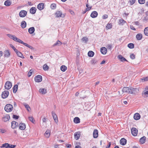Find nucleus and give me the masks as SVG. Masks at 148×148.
<instances>
[{
	"label": "nucleus",
	"instance_id": "obj_20",
	"mask_svg": "<svg viewBox=\"0 0 148 148\" xmlns=\"http://www.w3.org/2000/svg\"><path fill=\"white\" fill-rule=\"evenodd\" d=\"M127 143V140L124 138H122L120 141V143L121 145H124Z\"/></svg>",
	"mask_w": 148,
	"mask_h": 148
},
{
	"label": "nucleus",
	"instance_id": "obj_62",
	"mask_svg": "<svg viewBox=\"0 0 148 148\" xmlns=\"http://www.w3.org/2000/svg\"><path fill=\"white\" fill-rule=\"evenodd\" d=\"M111 145V143L110 142L109 143L108 145L106 147V148H109L110 146Z\"/></svg>",
	"mask_w": 148,
	"mask_h": 148
},
{
	"label": "nucleus",
	"instance_id": "obj_26",
	"mask_svg": "<svg viewBox=\"0 0 148 148\" xmlns=\"http://www.w3.org/2000/svg\"><path fill=\"white\" fill-rule=\"evenodd\" d=\"M125 23H126V21L122 18L120 19L119 20L118 23L119 25H123Z\"/></svg>",
	"mask_w": 148,
	"mask_h": 148
},
{
	"label": "nucleus",
	"instance_id": "obj_53",
	"mask_svg": "<svg viewBox=\"0 0 148 148\" xmlns=\"http://www.w3.org/2000/svg\"><path fill=\"white\" fill-rule=\"evenodd\" d=\"M10 46L14 50V51L15 52L17 50L16 49V48L14 47V46L10 44Z\"/></svg>",
	"mask_w": 148,
	"mask_h": 148
},
{
	"label": "nucleus",
	"instance_id": "obj_45",
	"mask_svg": "<svg viewBox=\"0 0 148 148\" xmlns=\"http://www.w3.org/2000/svg\"><path fill=\"white\" fill-rule=\"evenodd\" d=\"M50 7L52 10L55 9L56 7V4L55 3L52 4L51 5Z\"/></svg>",
	"mask_w": 148,
	"mask_h": 148
},
{
	"label": "nucleus",
	"instance_id": "obj_64",
	"mask_svg": "<svg viewBox=\"0 0 148 148\" xmlns=\"http://www.w3.org/2000/svg\"><path fill=\"white\" fill-rule=\"evenodd\" d=\"M59 145H54L55 148H59Z\"/></svg>",
	"mask_w": 148,
	"mask_h": 148
},
{
	"label": "nucleus",
	"instance_id": "obj_50",
	"mask_svg": "<svg viewBox=\"0 0 148 148\" xmlns=\"http://www.w3.org/2000/svg\"><path fill=\"white\" fill-rule=\"evenodd\" d=\"M88 39L86 37H84L82 38V40L83 42H86L88 41Z\"/></svg>",
	"mask_w": 148,
	"mask_h": 148
},
{
	"label": "nucleus",
	"instance_id": "obj_18",
	"mask_svg": "<svg viewBox=\"0 0 148 148\" xmlns=\"http://www.w3.org/2000/svg\"><path fill=\"white\" fill-rule=\"evenodd\" d=\"M50 130H47L44 134V136L46 138H48L50 136Z\"/></svg>",
	"mask_w": 148,
	"mask_h": 148
},
{
	"label": "nucleus",
	"instance_id": "obj_46",
	"mask_svg": "<svg viewBox=\"0 0 148 148\" xmlns=\"http://www.w3.org/2000/svg\"><path fill=\"white\" fill-rule=\"evenodd\" d=\"M112 27V25L111 23H108L106 26V28L107 29H109L111 28Z\"/></svg>",
	"mask_w": 148,
	"mask_h": 148
},
{
	"label": "nucleus",
	"instance_id": "obj_15",
	"mask_svg": "<svg viewBox=\"0 0 148 148\" xmlns=\"http://www.w3.org/2000/svg\"><path fill=\"white\" fill-rule=\"evenodd\" d=\"M18 123L15 121H13L12 122L11 127L12 129H14L17 127Z\"/></svg>",
	"mask_w": 148,
	"mask_h": 148
},
{
	"label": "nucleus",
	"instance_id": "obj_19",
	"mask_svg": "<svg viewBox=\"0 0 148 148\" xmlns=\"http://www.w3.org/2000/svg\"><path fill=\"white\" fill-rule=\"evenodd\" d=\"M26 128V126L25 124L20 123L19 125V128L21 130H24Z\"/></svg>",
	"mask_w": 148,
	"mask_h": 148
},
{
	"label": "nucleus",
	"instance_id": "obj_32",
	"mask_svg": "<svg viewBox=\"0 0 148 148\" xmlns=\"http://www.w3.org/2000/svg\"><path fill=\"white\" fill-rule=\"evenodd\" d=\"M11 4V2L10 0H7L4 2V5L6 6H9Z\"/></svg>",
	"mask_w": 148,
	"mask_h": 148
},
{
	"label": "nucleus",
	"instance_id": "obj_8",
	"mask_svg": "<svg viewBox=\"0 0 148 148\" xmlns=\"http://www.w3.org/2000/svg\"><path fill=\"white\" fill-rule=\"evenodd\" d=\"M55 15L57 17H59L61 16L64 17L65 16V14H62V12L60 11H57L55 13Z\"/></svg>",
	"mask_w": 148,
	"mask_h": 148
},
{
	"label": "nucleus",
	"instance_id": "obj_39",
	"mask_svg": "<svg viewBox=\"0 0 148 148\" xmlns=\"http://www.w3.org/2000/svg\"><path fill=\"white\" fill-rule=\"evenodd\" d=\"M18 85H15L13 88V92L14 93H16L18 89Z\"/></svg>",
	"mask_w": 148,
	"mask_h": 148
},
{
	"label": "nucleus",
	"instance_id": "obj_28",
	"mask_svg": "<svg viewBox=\"0 0 148 148\" xmlns=\"http://www.w3.org/2000/svg\"><path fill=\"white\" fill-rule=\"evenodd\" d=\"M73 121L75 123H79L80 122V119L77 117H75Z\"/></svg>",
	"mask_w": 148,
	"mask_h": 148
},
{
	"label": "nucleus",
	"instance_id": "obj_4",
	"mask_svg": "<svg viewBox=\"0 0 148 148\" xmlns=\"http://www.w3.org/2000/svg\"><path fill=\"white\" fill-rule=\"evenodd\" d=\"M12 86V83L10 81L6 82L5 85V89L8 90L11 88Z\"/></svg>",
	"mask_w": 148,
	"mask_h": 148
},
{
	"label": "nucleus",
	"instance_id": "obj_35",
	"mask_svg": "<svg viewBox=\"0 0 148 148\" xmlns=\"http://www.w3.org/2000/svg\"><path fill=\"white\" fill-rule=\"evenodd\" d=\"M61 70L63 72L65 71L67 69V67L65 65H62L60 67Z\"/></svg>",
	"mask_w": 148,
	"mask_h": 148
},
{
	"label": "nucleus",
	"instance_id": "obj_42",
	"mask_svg": "<svg viewBox=\"0 0 148 148\" xmlns=\"http://www.w3.org/2000/svg\"><path fill=\"white\" fill-rule=\"evenodd\" d=\"M29 120L33 123H35V120L34 119L32 116H30L28 117Z\"/></svg>",
	"mask_w": 148,
	"mask_h": 148
},
{
	"label": "nucleus",
	"instance_id": "obj_22",
	"mask_svg": "<svg viewBox=\"0 0 148 148\" xmlns=\"http://www.w3.org/2000/svg\"><path fill=\"white\" fill-rule=\"evenodd\" d=\"M98 15V13L96 11H94L92 12L90 15V16L92 18H95Z\"/></svg>",
	"mask_w": 148,
	"mask_h": 148
},
{
	"label": "nucleus",
	"instance_id": "obj_2",
	"mask_svg": "<svg viewBox=\"0 0 148 148\" xmlns=\"http://www.w3.org/2000/svg\"><path fill=\"white\" fill-rule=\"evenodd\" d=\"M134 89H135L133 88H130L128 87H125L123 88L122 92H123L132 94L133 93V91Z\"/></svg>",
	"mask_w": 148,
	"mask_h": 148
},
{
	"label": "nucleus",
	"instance_id": "obj_55",
	"mask_svg": "<svg viewBox=\"0 0 148 148\" xmlns=\"http://www.w3.org/2000/svg\"><path fill=\"white\" fill-rule=\"evenodd\" d=\"M108 16L107 14H104L102 16V18L103 19H105L107 18H108Z\"/></svg>",
	"mask_w": 148,
	"mask_h": 148
},
{
	"label": "nucleus",
	"instance_id": "obj_24",
	"mask_svg": "<svg viewBox=\"0 0 148 148\" xmlns=\"http://www.w3.org/2000/svg\"><path fill=\"white\" fill-rule=\"evenodd\" d=\"M36 8L34 7L31 8L29 10L30 13L32 14H34L36 13Z\"/></svg>",
	"mask_w": 148,
	"mask_h": 148
},
{
	"label": "nucleus",
	"instance_id": "obj_11",
	"mask_svg": "<svg viewBox=\"0 0 148 148\" xmlns=\"http://www.w3.org/2000/svg\"><path fill=\"white\" fill-rule=\"evenodd\" d=\"M10 56V53L9 50H6L4 51V58H8Z\"/></svg>",
	"mask_w": 148,
	"mask_h": 148
},
{
	"label": "nucleus",
	"instance_id": "obj_12",
	"mask_svg": "<svg viewBox=\"0 0 148 148\" xmlns=\"http://www.w3.org/2000/svg\"><path fill=\"white\" fill-rule=\"evenodd\" d=\"M81 132H75L74 134V138L76 140H77L79 138Z\"/></svg>",
	"mask_w": 148,
	"mask_h": 148
},
{
	"label": "nucleus",
	"instance_id": "obj_49",
	"mask_svg": "<svg viewBox=\"0 0 148 148\" xmlns=\"http://www.w3.org/2000/svg\"><path fill=\"white\" fill-rule=\"evenodd\" d=\"M138 2L140 4H143L145 2V0H138Z\"/></svg>",
	"mask_w": 148,
	"mask_h": 148
},
{
	"label": "nucleus",
	"instance_id": "obj_27",
	"mask_svg": "<svg viewBox=\"0 0 148 148\" xmlns=\"http://www.w3.org/2000/svg\"><path fill=\"white\" fill-rule=\"evenodd\" d=\"M39 92L42 94H45L47 92L46 89L44 88H41L39 90Z\"/></svg>",
	"mask_w": 148,
	"mask_h": 148
},
{
	"label": "nucleus",
	"instance_id": "obj_13",
	"mask_svg": "<svg viewBox=\"0 0 148 148\" xmlns=\"http://www.w3.org/2000/svg\"><path fill=\"white\" fill-rule=\"evenodd\" d=\"M45 7L44 4L43 3H40L38 4L37 6L38 9L40 10H42Z\"/></svg>",
	"mask_w": 148,
	"mask_h": 148
},
{
	"label": "nucleus",
	"instance_id": "obj_60",
	"mask_svg": "<svg viewBox=\"0 0 148 148\" xmlns=\"http://www.w3.org/2000/svg\"><path fill=\"white\" fill-rule=\"evenodd\" d=\"M13 117L14 119H18L19 117V116H18L14 114L13 115Z\"/></svg>",
	"mask_w": 148,
	"mask_h": 148
},
{
	"label": "nucleus",
	"instance_id": "obj_57",
	"mask_svg": "<svg viewBox=\"0 0 148 148\" xmlns=\"http://www.w3.org/2000/svg\"><path fill=\"white\" fill-rule=\"evenodd\" d=\"M0 132L1 133H3L6 132V130L4 129H0Z\"/></svg>",
	"mask_w": 148,
	"mask_h": 148
},
{
	"label": "nucleus",
	"instance_id": "obj_47",
	"mask_svg": "<svg viewBox=\"0 0 148 148\" xmlns=\"http://www.w3.org/2000/svg\"><path fill=\"white\" fill-rule=\"evenodd\" d=\"M91 8H92V6H90V7H89V8H86V9L84 11H83V12H82L83 14H84L85 13H86V12L87 11L90 10L91 9Z\"/></svg>",
	"mask_w": 148,
	"mask_h": 148
},
{
	"label": "nucleus",
	"instance_id": "obj_56",
	"mask_svg": "<svg viewBox=\"0 0 148 148\" xmlns=\"http://www.w3.org/2000/svg\"><path fill=\"white\" fill-rule=\"evenodd\" d=\"M96 61L95 60H92L91 61L90 63L92 64H94L96 63Z\"/></svg>",
	"mask_w": 148,
	"mask_h": 148
},
{
	"label": "nucleus",
	"instance_id": "obj_38",
	"mask_svg": "<svg viewBox=\"0 0 148 148\" xmlns=\"http://www.w3.org/2000/svg\"><path fill=\"white\" fill-rule=\"evenodd\" d=\"M144 32L145 35L148 36V27H146L145 28Z\"/></svg>",
	"mask_w": 148,
	"mask_h": 148
},
{
	"label": "nucleus",
	"instance_id": "obj_34",
	"mask_svg": "<svg viewBox=\"0 0 148 148\" xmlns=\"http://www.w3.org/2000/svg\"><path fill=\"white\" fill-rule=\"evenodd\" d=\"M21 26L23 28H25L26 26V23L25 21H23L21 23Z\"/></svg>",
	"mask_w": 148,
	"mask_h": 148
},
{
	"label": "nucleus",
	"instance_id": "obj_25",
	"mask_svg": "<svg viewBox=\"0 0 148 148\" xmlns=\"http://www.w3.org/2000/svg\"><path fill=\"white\" fill-rule=\"evenodd\" d=\"M146 140V137L145 136H143L140 139V142L142 144L144 143Z\"/></svg>",
	"mask_w": 148,
	"mask_h": 148
},
{
	"label": "nucleus",
	"instance_id": "obj_40",
	"mask_svg": "<svg viewBox=\"0 0 148 148\" xmlns=\"http://www.w3.org/2000/svg\"><path fill=\"white\" fill-rule=\"evenodd\" d=\"M24 105L27 111L28 112H29L31 110V109L29 105L26 103L24 104Z\"/></svg>",
	"mask_w": 148,
	"mask_h": 148
},
{
	"label": "nucleus",
	"instance_id": "obj_16",
	"mask_svg": "<svg viewBox=\"0 0 148 148\" xmlns=\"http://www.w3.org/2000/svg\"><path fill=\"white\" fill-rule=\"evenodd\" d=\"M133 117L135 120H137L140 119V116L138 113H136L134 114Z\"/></svg>",
	"mask_w": 148,
	"mask_h": 148
},
{
	"label": "nucleus",
	"instance_id": "obj_7",
	"mask_svg": "<svg viewBox=\"0 0 148 148\" xmlns=\"http://www.w3.org/2000/svg\"><path fill=\"white\" fill-rule=\"evenodd\" d=\"M131 132L132 134L134 136H136L138 134V131L136 128L133 127L131 130Z\"/></svg>",
	"mask_w": 148,
	"mask_h": 148
},
{
	"label": "nucleus",
	"instance_id": "obj_21",
	"mask_svg": "<svg viewBox=\"0 0 148 148\" xmlns=\"http://www.w3.org/2000/svg\"><path fill=\"white\" fill-rule=\"evenodd\" d=\"M100 50L101 53L103 54H106L107 52V49L105 47H102L101 48Z\"/></svg>",
	"mask_w": 148,
	"mask_h": 148
},
{
	"label": "nucleus",
	"instance_id": "obj_10",
	"mask_svg": "<svg viewBox=\"0 0 148 148\" xmlns=\"http://www.w3.org/2000/svg\"><path fill=\"white\" fill-rule=\"evenodd\" d=\"M9 92L8 91L5 90L2 92L1 95L3 99L6 98L9 95Z\"/></svg>",
	"mask_w": 148,
	"mask_h": 148
},
{
	"label": "nucleus",
	"instance_id": "obj_44",
	"mask_svg": "<svg viewBox=\"0 0 148 148\" xmlns=\"http://www.w3.org/2000/svg\"><path fill=\"white\" fill-rule=\"evenodd\" d=\"M140 79L143 82L147 81H148V76L142 78H141Z\"/></svg>",
	"mask_w": 148,
	"mask_h": 148
},
{
	"label": "nucleus",
	"instance_id": "obj_1",
	"mask_svg": "<svg viewBox=\"0 0 148 148\" xmlns=\"http://www.w3.org/2000/svg\"><path fill=\"white\" fill-rule=\"evenodd\" d=\"M7 35L10 38L13 40L14 41H16L17 42H18L19 43H20L21 44H23L25 46L28 47V48L31 49H32V47L31 46L28 45V44L26 43H24L19 38H17L15 36L12 35L10 34H7Z\"/></svg>",
	"mask_w": 148,
	"mask_h": 148
},
{
	"label": "nucleus",
	"instance_id": "obj_29",
	"mask_svg": "<svg viewBox=\"0 0 148 148\" xmlns=\"http://www.w3.org/2000/svg\"><path fill=\"white\" fill-rule=\"evenodd\" d=\"M35 28L34 27H32L28 29L29 33L30 34H33L35 31Z\"/></svg>",
	"mask_w": 148,
	"mask_h": 148
},
{
	"label": "nucleus",
	"instance_id": "obj_43",
	"mask_svg": "<svg viewBox=\"0 0 148 148\" xmlns=\"http://www.w3.org/2000/svg\"><path fill=\"white\" fill-rule=\"evenodd\" d=\"M128 47L130 49H133L134 48V45L132 43H130L128 45Z\"/></svg>",
	"mask_w": 148,
	"mask_h": 148
},
{
	"label": "nucleus",
	"instance_id": "obj_59",
	"mask_svg": "<svg viewBox=\"0 0 148 148\" xmlns=\"http://www.w3.org/2000/svg\"><path fill=\"white\" fill-rule=\"evenodd\" d=\"M15 147V145L9 144V148H14Z\"/></svg>",
	"mask_w": 148,
	"mask_h": 148
},
{
	"label": "nucleus",
	"instance_id": "obj_30",
	"mask_svg": "<svg viewBox=\"0 0 148 148\" xmlns=\"http://www.w3.org/2000/svg\"><path fill=\"white\" fill-rule=\"evenodd\" d=\"M143 36L141 34H138L136 36V38L138 40H141Z\"/></svg>",
	"mask_w": 148,
	"mask_h": 148
},
{
	"label": "nucleus",
	"instance_id": "obj_23",
	"mask_svg": "<svg viewBox=\"0 0 148 148\" xmlns=\"http://www.w3.org/2000/svg\"><path fill=\"white\" fill-rule=\"evenodd\" d=\"M16 53L17 55L19 57L22 58H24V57L22 53L18 51L17 50L15 52Z\"/></svg>",
	"mask_w": 148,
	"mask_h": 148
},
{
	"label": "nucleus",
	"instance_id": "obj_52",
	"mask_svg": "<svg viewBox=\"0 0 148 148\" xmlns=\"http://www.w3.org/2000/svg\"><path fill=\"white\" fill-rule=\"evenodd\" d=\"M112 47V45L111 44L108 45L107 46V48L108 49L111 50Z\"/></svg>",
	"mask_w": 148,
	"mask_h": 148
},
{
	"label": "nucleus",
	"instance_id": "obj_36",
	"mask_svg": "<svg viewBox=\"0 0 148 148\" xmlns=\"http://www.w3.org/2000/svg\"><path fill=\"white\" fill-rule=\"evenodd\" d=\"M49 68V66L46 64H44L43 66V69L45 71L48 70Z\"/></svg>",
	"mask_w": 148,
	"mask_h": 148
},
{
	"label": "nucleus",
	"instance_id": "obj_3",
	"mask_svg": "<svg viewBox=\"0 0 148 148\" xmlns=\"http://www.w3.org/2000/svg\"><path fill=\"white\" fill-rule=\"evenodd\" d=\"M13 109V107L11 104H7L4 107L5 110L8 112H11Z\"/></svg>",
	"mask_w": 148,
	"mask_h": 148
},
{
	"label": "nucleus",
	"instance_id": "obj_61",
	"mask_svg": "<svg viewBox=\"0 0 148 148\" xmlns=\"http://www.w3.org/2000/svg\"><path fill=\"white\" fill-rule=\"evenodd\" d=\"M130 28L131 29H132V30H136V29L132 25H131L130 26Z\"/></svg>",
	"mask_w": 148,
	"mask_h": 148
},
{
	"label": "nucleus",
	"instance_id": "obj_9",
	"mask_svg": "<svg viewBox=\"0 0 148 148\" xmlns=\"http://www.w3.org/2000/svg\"><path fill=\"white\" fill-rule=\"evenodd\" d=\"M10 119V116L9 115L6 114L4 115L2 118V120L4 122L8 121Z\"/></svg>",
	"mask_w": 148,
	"mask_h": 148
},
{
	"label": "nucleus",
	"instance_id": "obj_5",
	"mask_svg": "<svg viewBox=\"0 0 148 148\" xmlns=\"http://www.w3.org/2000/svg\"><path fill=\"white\" fill-rule=\"evenodd\" d=\"M34 79L36 82H41L42 80V76L40 75H38L35 77Z\"/></svg>",
	"mask_w": 148,
	"mask_h": 148
},
{
	"label": "nucleus",
	"instance_id": "obj_54",
	"mask_svg": "<svg viewBox=\"0 0 148 148\" xmlns=\"http://www.w3.org/2000/svg\"><path fill=\"white\" fill-rule=\"evenodd\" d=\"M69 11L70 13L73 15H75V13L74 12L71 10H69Z\"/></svg>",
	"mask_w": 148,
	"mask_h": 148
},
{
	"label": "nucleus",
	"instance_id": "obj_51",
	"mask_svg": "<svg viewBox=\"0 0 148 148\" xmlns=\"http://www.w3.org/2000/svg\"><path fill=\"white\" fill-rule=\"evenodd\" d=\"M130 58L132 60L134 59L135 58V56L133 53L130 54Z\"/></svg>",
	"mask_w": 148,
	"mask_h": 148
},
{
	"label": "nucleus",
	"instance_id": "obj_37",
	"mask_svg": "<svg viewBox=\"0 0 148 148\" xmlns=\"http://www.w3.org/2000/svg\"><path fill=\"white\" fill-rule=\"evenodd\" d=\"M94 54V52L92 51H89L88 53V56L90 57H92Z\"/></svg>",
	"mask_w": 148,
	"mask_h": 148
},
{
	"label": "nucleus",
	"instance_id": "obj_63",
	"mask_svg": "<svg viewBox=\"0 0 148 148\" xmlns=\"http://www.w3.org/2000/svg\"><path fill=\"white\" fill-rule=\"evenodd\" d=\"M42 120L43 122H46V118L44 117L42 119Z\"/></svg>",
	"mask_w": 148,
	"mask_h": 148
},
{
	"label": "nucleus",
	"instance_id": "obj_58",
	"mask_svg": "<svg viewBox=\"0 0 148 148\" xmlns=\"http://www.w3.org/2000/svg\"><path fill=\"white\" fill-rule=\"evenodd\" d=\"M32 71L31 70H30L28 73V76L29 77H30L32 74Z\"/></svg>",
	"mask_w": 148,
	"mask_h": 148
},
{
	"label": "nucleus",
	"instance_id": "obj_14",
	"mask_svg": "<svg viewBox=\"0 0 148 148\" xmlns=\"http://www.w3.org/2000/svg\"><path fill=\"white\" fill-rule=\"evenodd\" d=\"M52 114L55 122L56 123H57L58 122V120L57 115L55 114V113L53 112H52Z\"/></svg>",
	"mask_w": 148,
	"mask_h": 148
},
{
	"label": "nucleus",
	"instance_id": "obj_31",
	"mask_svg": "<svg viewBox=\"0 0 148 148\" xmlns=\"http://www.w3.org/2000/svg\"><path fill=\"white\" fill-rule=\"evenodd\" d=\"M9 144L8 143H5L3 144L1 146H0V148H2L5 147V148H9Z\"/></svg>",
	"mask_w": 148,
	"mask_h": 148
},
{
	"label": "nucleus",
	"instance_id": "obj_6",
	"mask_svg": "<svg viewBox=\"0 0 148 148\" xmlns=\"http://www.w3.org/2000/svg\"><path fill=\"white\" fill-rule=\"evenodd\" d=\"M27 12L26 11L24 10H22L19 12V15L21 17H24L27 15Z\"/></svg>",
	"mask_w": 148,
	"mask_h": 148
},
{
	"label": "nucleus",
	"instance_id": "obj_48",
	"mask_svg": "<svg viewBox=\"0 0 148 148\" xmlns=\"http://www.w3.org/2000/svg\"><path fill=\"white\" fill-rule=\"evenodd\" d=\"M136 0H129V3L131 5H132L135 3Z\"/></svg>",
	"mask_w": 148,
	"mask_h": 148
},
{
	"label": "nucleus",
	"instance_id": "obj_41",
	"mask_svg": "<svg viewBox=\"0 0 148 148\" xmlns=\"http://www.w3.org/2000/svg\"><path fill=\"white\" fill-rule=\"evenodd\" d=\"M62 44V43L59 40H58L56 42L55 44H54L53 45V46H55L57 45L60 46Z\"/></svg>",
	"mask_w": 148,
	"mask_h": 148
},
{
	"label": "nucleus",
	"instance_id": "obj_17",
	"mask_svg": "<svg viewBox=\"0 0 148 148\" xmlns=\"http://www.w3.org/2000/svg\"><path fill=\"white\" fill-rule=\"evenodd\" d=\"M93 135L94 138H96L98 137V132L97 130L95 129L94 130Z\"/></svg>",
	"mask_w": 148,
	"mask_h": 148
},
{
	"label": "nucleus",
	"instance_id": "obj_33",
	"mask_svg": "<svg viewBox=\"0 0 148 148\" xmlns=\"http://www.w3.org/2000/svg\"><path fill=\"white\" fill-rule=\"evenodd\" d=\"M118 58L119 59H120L121 61H127L126 60L124 57H123V56L121 55H119L118 56Z\"/></svg>",
	"mask_w": 148,
	"mask_h": 148
}]
</instances>
